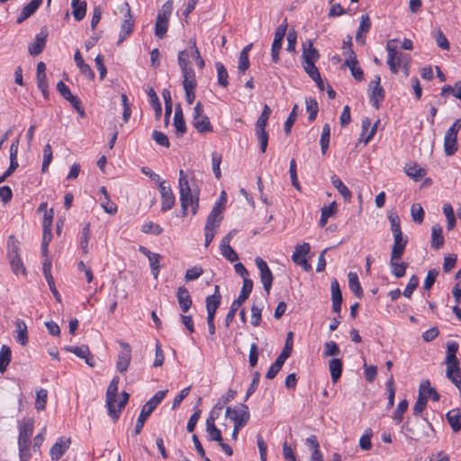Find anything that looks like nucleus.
Returning <instances> with one entry per match:
<instances>
[{"mask_svg":"<svg viewBox=\"0 0 461 461\" xmlns=\"http://www.w3.org/2000/svg\"><path fill=\"white\" fill-rule=\"evenodd\" d=\"M331 299H332V310L335 312L339 313L342 303V294L339 287V284L337 279L332 280L330 285Z\"/></svg>","mask_w":461,"mask_h":461,"instance_id":"22","label":"nucleus"},{"mask_svg":"<svg viewBox=\"0 0 461 461\" xmlns=\"http://www.w3.org/2000/svg\"><path fill=\"white\" fill-rule=\"evenodd\" d=\"M242 411H249V408L247 405L240 403L234 408L228 407L225 415L231 420H237L240 419L241 413L243 412Z\"/></svg>","mask_w":461,"mask_h":461,"instance_id":"43","label":"nucleus"},{"mask_svg":"<svg viewBox=\"0 0 461 461\" xmlns=\"http://www.w3.org/2000/svg\"><path fill=\"white\" fill-rule=\"evenodd\" d=\"M189 44H191L192 58L195 60L199 68H203L204 61H203V58L201 57L198 48L196 47L195 39H191L189 41Z\"/></svg>","mask_w":461,"mask_h":461,"instance_id":"58","label":"nucleus"},{"mask_svg":"<svg viewBox=\"0 0 461 461\" xmlns=\"http://www.w3.org/2000/svg\"><path fill=\"white\" fill-rule=\"evenodd\" d=\"M70 444V438H59L50 448V454L52 460H59Z\"/></svg>","mask_w":461,"mask_h":461,"instance_id":"24","label":"nucleus"},{"mask_svg":"<svg viewBox=\"0 0 461 461\" xmlns=\"http://www.w3.org/2000/svg\"><path fill=\"white\" fill-rule=\"evenodd\" d=\"M329 369L330 372L331 380L336 383L341 376L342 373V361L339 358H332L329 362Z\"/></svg>","mask_w":461,"mask_h":461,"instance_id":"37","label":"nucleus"},{"mask_svg":"<svg viewBox=\"0 0 461 461\" xmlns=\"http://www.w3.org/2000/svg\"><path fill=\"white\" fill-rule=\"evenodd\" d=\"M214 421L215 418L212 415H210V417H208L206 420V431L209 435V439L217 442L221 441L222 437L221 431L216 427Z\"/></svg>","mask_w":461,"mask_h":461,"instance_id":"31","label":"nucleus"},{"mask_svg":"<svg viewBox=\"0 0 461 461\" xmlns=\"http://www.w3.org/2000/svg\"><path fill=\"white\" fill-rule=\"evenodd\" d=\"M460 129L461 119H457L447 131L444 137V151L447 156H452L457 151V133Z\"/></svg>","mask_w":461,"mask_h":461,"instance_id":"7","label":"nucleus"},{"mask_svg":"<svg viewBox=\"0 0 461 461\" xmlns=\"http://www.w3.org/2000/svg\"><path fill=\"white\" fill-rule=\"evenodd\" d=\"M119 345L122 347V351L118 354L117 361H116V369L119 373L123 374L127 371L131 360V348L130 344L124 342L122 340L118 341Z\"/></svg>","mask_w":461,"mask_h":461,"instance_id":"13","label":"nucleus"},{"mask_svg":"<svg viewBox=\"0 0 461 461\" xmlns=\"http://www.w3.org/2000/svg\"><path fill=\"white\" fill-rule=\"evenodd\" d=\"M71 6L73 9L72 14L74 18L77 21H81L86 15V2L80 0H72Z\"/></svg>","mask_w":461,"mask_h":461,"instance_id":"38","label":"nucleus"},{"mask_svg":"<svg viewBox=\"0 0 461 461\" xmlns=\"http://www.w3.org/2000/svg\"><path fill=\"white\" fill-rule=\"evenodd\" d=\"M447 377L459 389L461 390V375L459 368V361L456 360H446Z\"/></svg>","mask_w":461,"mask_h":461,"instance_id":"18","label":"nucleus"},{"mask_svg":"<svg viewBox=\"0 0 461 461\" xmlns=\"http://www.w3.org/2000/svg\"><path fill=\"white\" fill-rule=\"evenodd\" d=\"M419 393L427 401L428 398L430 397L434 402H438L440 398L439 393L436 391V389L430 386L429 380H424L420 383L419 387Z\"/></svg>","mask_w":461,"mask_h":461,"instance_id":"27","label":"nucleus"},{"mask_svg":"<svg viewBox=\"0 0 461 461\" xmlns=\"http://www.w3.org/2000/svg\"><path fill=\"white\" fill-rule=\"evenodd\" d=\"M330 128L328 123H325L322 127V131L321 135V149L322 155H325L330 144Z\"/></svg>","mask_w":461,"mask_h":461,"instance_id":"48","label":"nucleus"},{"mask_svg":"<svg viewBox=\"0 0 461 461\" xmlns=\"http://www.w3.org/2000/svg\"><path fill=\"white\" fill-rule=\"evenodd\" d=\"M42 2L43 0H32L22 9L21 14L17 17L16 23H23L26 19H28L37 11V9L41 6Z\"/></svg>","mask_w":461,"mask_h":461,"instance_id":"25","label":"nucleus"},{"mask_svg":"<svg viewBox=\"0 0 461 461\" xmlns=\"http://www.w3.org/2000/svg\"><path fill=\"white\" fill-rule=\"evenodd\" d=\"M148 95L150 97V103L155 111V118L156 120H159L162 114V107L159 99L153 88H149Z\"/></svg>","mask_w":461,"mask_h":461,"instance_id":"44","label":"nucleus"},{"mask_svg":"<svg viewBox=\"0 0 461 461\" xmlns=\"http://www.w3.org/2000/svg\"><path fill=\"white\" fill-rule=\"evenodd\" d=\"M74 59H75L77 66L80 69V72L87 78L94 79V77H95L94 71L92 70L90 66L84 61V59L81 56V53L78 50H77L75 52Z\"/></svg>","mask_w":461,"mask_h":461,"instance_id":"30","label":"nucleus"},{"mask_svg":"<svg viewBox=\"0 0 461 461\" xmlns=\"http://www.w3.org/2000/svg\"><path fill=\"white\" fill-rule=\"evenodd\" d=\"M176 298L181 311L184 313L187 312L193 304V301L187 288L185 286L178 287L176 291Z\"/></svg>","mask_w":461,"mask_h":461,"instance_id":"20","label":"nucleus"},{"mask_svg":"<svg viewBox=\"0 0 461 461\" xmlns=\"http://www.w3.org/2000/svg\"><path fill=\"white\" fill-rule=\"evenodd\" d=\"M256 134L260 142V149L264 153L266 152L268 144V133L266 131V128H256Z\"/></svg>","mask_w":461,"mask_h":461,"instance_id":"60","label":"nucleus"},{"mask_svg":"<svg viewBox=\"0 0 461 461\" xmlns=\"http://www.w3.org/2000/svg\"><path fill=\"white\" fill-rule=\"evenodd\" d=\"M193 125L199 133L212 131V126L209 118L203 114V109L201 102H198L194 106Z\"/></svg>","mask_w":461,"mask_h":461,"instance_id":"9","label":"nucleus"},{"mask_svg":"<svg viewBox=\"0 0 461 461\" xmlns=\"http://www.w3.org/2000/svg\"><path fill=\"white\" fill-rule=\"evenodd\" d=\"M43 275L48 282L50 291L52 292L54 297L57 301H60V295L55 286L54 279L51 275V261L50 258H45L42 266Z\"/></svg>","mask_w":461,"mask_h":461,"instance_id":"21","label":"nucleus"},{"mask_svg":"<svg viewBox=\"0 0 461 461\" xmlns=\"http://www.w3.org/2000/svg\"><path fill=\"white\" fill-rule=\"evenodd\" d=\"M47 35L38 34L35 41L29 45L28 50L32 56L35 57L40 55L45 48Z\"/></svg>","mask_w":461,"mask_h":461,"instance_id":"33","label":"nucleus"},{"mask_svg":"<svg viewBox=\"0 0 461 461\" xmlns=\"http://www.w3.org/2000/svg\"><path fill=\"white\" fill-rule=\"evenodd\" d=\"M341 353L338 344L332 340L327 341L324 344L323 357H338Z\"/></svg>","mask_w":461,"mask_h":461,"instance_id":"52","label":"nucleus"},{"mask_svg":"<svg viewBox=\"0 0 461 461\" xmlns=\"http://www.w3.org/2000/svg\"><path fill=\"white\" fill-rule=\"evenodd\" d=\"M121 12L124 13V19L121 25L119 40L117 45H120L127 37H129L134 27V19L131 14V8L128 3H124L120 7Z\"/></svg>","mask_w":461,"mask_h":461,"instance_id":"8","label":"nucleus"},{"mask_svg":"<svg viewBox=\"0 0 461 461\" xmlns=\"http://www.w3.org/2000/svg\"><path fill=\"white\" fill-rule=\"evenodd\" d=\"M221 253L227 260L230 262H234L239 259L238 254L230 247V245L226 244L225 246H221Z\"/></svg>","mask_w":461,"mask_h":461,"instance_id":"64","label":"nucleus"},{"mask_svg":"<svg viewBox=\"0 0 461 461\" xmlns=\"http://www.w3.org/2000/svg\"><path fill=\"white\" fill-rule=\"evenodd\" d=\"M384 93L383 87L381 86H374L370 95V102L372 103L373 106H375L376 109L379 108L380 103L384 100Z\"/></svg>","mask_w":461,"mask_h":461,"instance_id":"49","label":"nucleus"},{"mask_svg":"<svg viewBox=\"0 0 461 461\" xmlns=\"http://www.w3.org/2000/svg\"><path fill=\"white\" fill-rule=\"evenodd\" d=\"M319 58V52L315 48H313V44L311 41H309L308 49L303 45V59L304 62H315Z\"/></svg>","mask_w":461,"mask_h":461,"instance_id":"42","label":"nucleus"},{"mask_svg":"<svg viewBox=\"0 0 461 461\" xmlns=\"http://www.w3.org/2000/svg\"><path fill=\"white\" fill-rule=\"evenodd\" d=\"M446 418L454 432H458L461 429V408L448 411Z\"/></svg>","mask_w":461,"mask_h":461,"instance_id":"28","label":"nucleus"},{"mask_svg":"<svg viewBox=\"0 0 461 461\" xmlns=\"http://www.w3.org/2000/svg\"><path fill=\"white\" fill-rule=\"evenodd\" d=\"M311 247L309 243H303L295 247L292 259L294 264L301 266L305 271L311 270L312 267L308 263L306 256L310 252Z\"/></svg>","mask_w":461,"mask_h":461,"instance_id":"15","label":"nucleus"},{"mask_svg":"<svg viewBox=\"0 0 461 461\" xmlns=\"http://www.w3.org/2000/svg\"><path fill=\"white\" fill-rule=\"evenodd\" d=\"M19 437L18 446L19 447H30L31 437L33 432L34 421L32 419H25L19 423Z\"/></svg>","mask_w":461,"mask_h":461,"instance_id":"14","label":"nucleus"},{"mask_svg":"<svg viewBox=\"0 0 461 461\" xmlns=\"http://www.w3.org/2000/svg\"><path fill=\"white\" fill-rule=\"evenodd\" d=\"M407 409H408L407 400H402L398 403V405L393 412V419L395 420L396 423H400L402 421L403 414L407 411Z\"/></svg>","mask_w":461,"mask_h":461,"instance_id":"57","label":"nucleus"},{"mask_svg":"<svg viewBox=\"0 0 461 461\" xmlns=\"http://www.w3.org/2000/svg\"><path fill=\"white\" fill-rule=\"evenodd\" d=\"M39 213L43 214L42 227L43 230H50L52 219H53V209H48L47 203H41L37 210Z\"/></svg>","mask_w":461,"mask_h":461,"instance_id":"29","label":"nucleus"},{"mask_svg":"<svg viewBox=\"0 0 461 461\" xmlns=\"http://www.w3.org/2000/svg\"><path fill=\"white\" fill-rule=\"evenodd\" d=\"M11 348L6 345H3L0 349V373H4L6 370L11 362Z\"/></svg>","mask_w":461,"mask_h":461,"instance_id":"39","label":"nucleus"},{"mask_svg":"<svg viewBox=\"0 0 461 461\" xmlns=\"http://www.w3.org/2000/svg\"><path fill=\"white\" fill-rule=\"evenodd\" d=\"M191 56V44H189V50H184L179 51L177 57V63L181 69L184 79H193L195 77L194 70L193 69L190 62Z\"/></svg>","mask_w":461,"mask_h":461,"instance_id":"10","label":"nucleus"},{"mask_svg":"<svg viewBox=\"0 0 461 461\" xmlns=\"http://www.w3.org/2000/svg\"><path fill=\"white\" fill-rule=\"evenodd\" d=\"M262 303L254 302L251 307V325L258 327L261 321Z\"/></svg>","mask_w":461,"mask_h":461,"instance_id":"45","label":"nucleus"},{"mask_svg":"<svg viewBox=\"0 0 461 461\" xmlns=\"http://www.w3.org/2000/svg\"><path fill=\"white\" fill-rule=\"evenodd\" d=\"M216 70H217V81L218 84L222 86L226 87L229 85L228 81V72L225 68L224 65L221 62H217L215 64Z\"/></svg>","mask_w":461,"mask_h":461,"instance_id":"46","label":"nucleus"},{"mask_svg":"<svg viewBox=\"0 0 461 461\" xmlns=\"http://www.w3.org/2000/svg\"><path fill=\"white\" fill-rule=\"evenodd\" d=\"M255 263L260 272V280L263 285L264 290L268 294L270 293L274 280L272 271L268 267L267 262L260 257H257L255 258Z\"/></svg>","mask_w":461,"mask_h":461,"instance_id":"11","label":"nucleus"},{"mask_svg":"<svg viewBox=\"0 0 461 461\" xmlns=\"http://www.w3.org/2000/svg\"><path fill=\"white\" fill-rule=\"evenodd\" d=\"M293 332L289 331L286 335L285 344V347L280 353V355L277 357V359L281 360L282 362H285V360L290 357L292 350H293Z\"/></svg>","mask_w":461,"mask_h":461,"instance_id":"41","label":"nucleus"},{"mask_svg":"<svg viewBox=\"0 0 461 461\" xmlns=\"http://www.w3.org/2000/svg\"><path fill=\"white\" fill-rule=\"evenodd\" d=\"M331 184L338 190V192L342 195L345 201H349L352 197V193L350 190L343 184V182L337 176H332L330 177Z\"/></svg>","mask_w":461,"mask_h":461,"instance_id":"36","label":"nucleus"},{"mask_svg":"<svg viewBox=\"0 0 461 461\" xmlns=\"http://www.w3.org/2000/svg\"><path fill=\"white\" fill-rule=\"evenodd\" d=\"M371 22L369 16L367 14H363L361 16L360 24L356 35V40L357 42L364 44L365 39L363 38V33L367 32L370 30Z\"/></svg>","mask_w":461,"mask_h":461,"instance_id":"35","label":"nucleus"},{"mask_svg":"<svg viewBox=\"0 0 461 461\" xmlns=\"http://www.w3.org/2000/svg\"><path fill=\"white\" fill-rule=\"evenodd\" d=\"M306 104V111L309 113L308 119L310 122H312L316 119L318 111H319V105L315 99L308 98L305 100Z\"/></svg>","mask_w":461,"mask_h":461,"instance_id":"53","label":"nucleus"},{"mask_svg":"<svg viewBox=\"0 0 461 461\" xmlns=\"http://www.w3.org/2000/svg\"><path fill=\"white\" fill-rule=\"evenodd\" d=\"M119 381H120L119 377L114 376L111 380V382L107 387L106 394H105V402H106V406L108 409V413L113 420L118 419L119 414L123 410V408L127 404L129 398H130V394L128 393H126L125 391H123L121 393L122 399L118 402V405L116 408Z\"/></svg>","mask_w":461,"mask_h":461,"instance_id":"1","label":"nucleus"},{"mask_svg":"<svg viewBox=\"0 0 461 461\" xmlns=\"http://www.w3.org/2000/svg\"><path fill=\"white\" fill-rule=\"evenodd\" d=\"M48 392L46 389H40L36 392L35 408L37 411H43L46 408Z\"/></svg>","mask_w":461,"mask_h":461,"instance_id":"50","label":"nucleus"},{"mask_svg":"<svg viewBox=\"0 0 461 461\" xmlns=\"http://www.w3.org/2000/svg\"><path fill=\"white\" fill-rule=\"evenodd\" d=\"M348 277L349 289L356 297L361 298L363 296V289L359 283L357 275L354 272H349Z\"/></svg>","mask_w":461,"mask_h":461,"instance_id":"34","label":"nucleus"},{"mask_svg":"<svg viewBox=\"0 0 461 461\" xmlns=\"http://www.w3.org/2000/svg\"><path fill=\"white\" fill-rule=\"evenodd\" d=\"M167 390L158 391L152 398H150L141 408L140 413L138 417L134 432L139 435L145 424V421L157 406L162 402L167 395Z\"/></svg>","mask_w":461,"mask_h":461,"instance_id":"3","label":"nucleus"},{"mask_svg":"<svg viewBox=\"0 0 461 461\" xmlns=\"http://www.w3.org/2000/svg\"><path fill=\"white\" fill-rule=\"evenodd\" d=\"M393 41H396V40L389 41L386 45V50L388 52L387 64L392 73L397 74L402 62L403 54L392 44Z\"/></svg>","mask_w":461,"mask_h":461,"instance_id":"12","label":"nucleus"},{"mask_svg":"<svg viewBox=\"0 0 461 461\" xmlns=\"http://www.w3.org/2000/svg\"><path fill=\"white\" fill-rule=\"evenodd\" d=\"M139 251L149 258L151 274L154 279H157L161 268L160 260L162 257L158 253L151 252L144 246H140Z\"/></svg>","mask_w":461,"mask_h":461,"instance_id":"16","label":"nucleus"},{"mask_svg":"<svg viewBox=\"0 0 461 461\" xmlns=\"http://www.w3.org/2000/svg\"><path fill=\"white\" fill-rule=\"evenodd\" d=\"M15 340L22 346L28 343V328L24 321L16 320L15 321Z\"/></svg>","mask_w":461,"mask_h":461,"instance_id":"26","label":"nucleus"},{"mask_svg":"<svg viewBox=\"0 0 461 461\" xmlns=\"http://www.w3.org/2000/svg\"><path fill=\"white\" fill-rule=\"evenodd\" d=\"M67 351L71 352L80 358H86V357L90 356V350L87 346H72V347H66L65 348Z\"/></svg>","mask_w":461,"mask_h":461,"instance_id":"61","label":"nucleus"},{"mask_svg":"<svg viewBox=\"0 0 461 461\" xmlns=\"http://www.w3.org/2000/svg\"><path fill=\"white\" fill-rule=\"evenodd\" d=\"M227 194L221 191L218 201L214 203L212 212L207 217L204 230H214L220 227L226 208Z\"/></svg>","mask_w":461,"mask_h":461,"instance_id":"4","label":"nucleus"},{"mask_svg":"<svg viewBox=\"0 0 461 461\" xmlns=\"http://www.w3.org/2000/svg\"><path fill=\"white\" fill-rule=\"evenodd\" d=\"M406 431L409 433V438L412 440L418 441L420 439L429 438V433L433 432L432 425L427 420L417 419L413 422H407L405 425Z\"/></svg>","mask_w":461,"mask_h":461,"instance_id":"6","label":"nucleus"},{"mask_svg":"<svg viewBox=\"0 0 461 461\" xmlns=\"http://www.w3.org/2000/svg\"><path fill=\"white\" fill-rule=\"evenodd\" d=\"M271 114V109L267 104L264 105L263 111L260 116L258 118L256 122V128H266L267 125V121Z\"/></svg>","mask_w":461,"mask_h":461,"instance_id":"62","label":"nucleus"},{"mask_svg":"<svg viewBox=\"0 0 461 461\" xmlns=\"http://www.w3.org/2000/svg\"><path fill=\"white\" fill-rule=\"evenodd\" d=\"M18 255H20V242L11 235L7 241V258Z\"/></svg>","mask_w":461,"mask_h":461,"instance_id":"51","label":"nucleus"},{"mask_svg":"<svg viewBox=\"0 0 461 461\" xmlns=\"http://www.w3.org/2000/svg\"><path fill=\"white\" fill-rule=\"evenodd\" d=\"M178 185L184 214L186 213L189 207L194 214L198 208V194L192 190L187 176L183 170L179 171Z\"/></svg>","mask_w":461,"mask_h":461,"instance_id":"2","label":"nucleus"},{"mask_svg":"<svg viewBox=\"0 0 461 461\" xmlns=\"http://www.w3.org/2000/svg\"><path fill=\"white\" fill-rule=\"evenodd\" d=\"M173 11V1L167 0L163 5L161 10L158 12L157 17H161L162 20L168 22L170 15Z\"/></svg>","mask_w":461,"mask_h":461,"instance_id":"63","label":"nucleus"},{"mask_svg":"<svg viewBox=\"0 0 461 461\" xmlns=\"http://www.w3.org/2000/svg\"><path fill=\"white\" fill-rule=\"evenodd\" d=\"M196 86V77L193 79H183V87L185 93V100L189 104H193L195 99L194 89Z\"/></svg>","mask_w":461,"mask_h":461,"instance_id":"32","label":"nucleus"},{"mask_svg":"<svg viewBox=\"0 0 461 461\" xmlns=\"http://www.w3.org/2000/svg\"><path fill=\"white\" fill-rule=\"evenodd\" d=\"M399 259H393L391 257L390 266L392 274L396 277L400 278L405 275L407 265L405 263H398Z\"/></svg>","mask_w":461,"mask_h":461,"instance_id":"47","label":"nucleus"},{"mask_svg":"<svg viewBox=\"0 0 461 461\" xmlns=\"http://www.w3.org/2000/svg\"><path fill=\"white\" fill-rule=\"evenodd\" d=\"M203 274V269L201 266H194L188 268L185 275V281L191 282L198 279Z\"/></svg>","mask_w":461,"mask_h":461,"instance_id":"55","label":"nucleus"},{"mask_svg":"<svg viewBox=\"0 0 461 461\" xmlns=\"http://www.w3.org/2000/svg\"><path fill=\"white\" fill-rule=\"evenodd\" d=\"M407 243L408 237L406 235H403L402 232H394L393 245L391 253V257H393V259L402 258Z\"/></svg>","mask_w":461,"mask_h":461,"instance_id":"17","label":"nucleus"},{"mask_svg":"<svg viewBox=\"0 0 461 461\" xmlns=\"http://www.w3.org/2000/svg\"><path fill=\"white\" fill-rule=\"evenodd\" d=\"M443 212L447 221V230H450L454 229L456 223L455 212L452 205L450 203H446L443 206Z\"/></svg>","mask_w":461,"mask_h":461,"instance_id":"54","label":"nucleus"},{"mask_svg":"<svg viewBox=\"0 0 461 461\" xmlns=\"http://www.w3.org/2000/svg\"><path fill=\"white\" fill-rule=\"evenodd\" d=\"M159 190L161 194L162 211H167L171 209L175 204V195L171 187L166 185V181L160 182Z\"/></svg>","mask_w":461,"mask_h":461,"instance_id":"19","label":"nucleus"},{"mask_svg":"<svg viewBox=\"0 0 461 461\" xmlns=\"http://www.w3.org/2000/svg\"><path fill=\"white\" fill-rule=\"evenodd\" d=\"M168 22L162 20L161 17H157L155 23V35L163 39L167 32Z\"/></svg>","mask_w":461,"mask_h":461,"instance_id":"56","label":"nucleus"},{"mask_svg":"<svg viewBox=\"0 0 461 461\" xmlns=\"http://www.w3.org/2000/svg\"><path fill=\"white\" fill-rule=\"evenodd\" d=\"M252 288L253 281L251 279L245 278L239 297L232 302L230 308L225 317L226 327H229L230 323L233 321L237 311L242 305V303L249 298L252 291Z\"/></svg>","mask_w":461,"mask_h":461,"instance_id":"5","label":"nucleus"},{"mask_svg":"<svg viewBox=\"0 0 461 461\" xmlns=\"http://www.w3.org/2000/svg\"><path fill=\"white\" fill-rule=\"evenodd\" d=\"M405 174L414 181H420L426 174V169L418 166L415 162H409L404 166Z\"/></svg>","mask_w":461,"mask_h":461,"instance_id":"23","label":"nucleus"},{"mask_svg":"<svg viewBox=\"0 0 461 461\" xmlns=\"http://www.w3.org/2000/svg\"><path fill=\"white\" fill-rule=\"evenodd\" d=\"M221 296H207L205 299L207 312L216 313L221 304Z\"/></svg>","mask_w":461,"mask_h":461,"instance_id":"59","label":"nucleus"},{"mask_svg":"<svg viewBox=\"0 0 461 461\" xmlns=\"http://www.w3.org/2000/svg\"><path fill=\"white\" fill-rule=\"evenodd\" d=\"M8 260H9L11 268L15 275H19V274H22L23 276L27 275L26 268L23 263V260H22L20 255L14 256V257H10V258H8Z\"/></svg>","mask_w":461,"mask_h":461,"instance_id":"40","label":"nucleus"}]
</instances>
